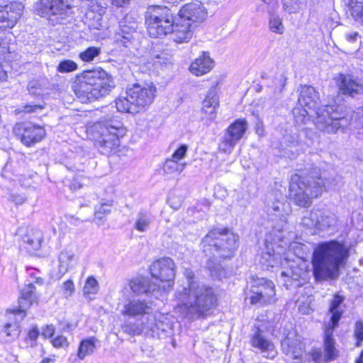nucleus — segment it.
I'll return each mask as SVG.
<instances>
[{"mask_svg":"<svg viewBox=\"0 0 363 363\" xmlns=\"http://www.w3.org/2000/svg\"><path fill=\"white\" fill-rule=\"evenodd\" d=\"M184 274L187 283L177 292L179 303L175 310L189 319L203 318L216 306L214 291L200 283L191 269H186Z\"/></svg>","mask_w":363,"mask_h":363,"instance_id":"f257e3e1","label":"nucleus"},{"mask_svg":"<svg viewBox=\"0 0 363 363\" xmlns=\"http://www.w3.org/2000/svg\"><path fill=\"white\" fill-rule=\"evenodd\" d=\"M238 236L228 229H213L203 238V251L209 257L207 262L211 274L219 279L225 278V269L218 259L231 257L238 248Z\"/></svg>","mask_w":363,"mask_h":363,"instance_id":"f03ea898","label":"nucleus"},{"mask_svg":"<svg viewBox=\"0 0 363 363\" xmlns=\"http://www.w3.org/2000/svg\"><path fill=\"white\" fill-rule=\"evenodd\" d=\"M347 257V250L337 241L319 244L313 251L311 262L315 280L322 281L337 279L340 275V268Z\"/></svg>","mask_w":363,"mask_h":363,"instance_id":"7ed1b4c3","label":"nucleus"},{"mask_svg":"<svg viewBox=\"0 0 363 363\" xmlns=\"http://www.w3.org/2000/svg\"><path fill=\"white\" fill-rule=\"evenodd\" d=\"M319 102L318 93L311 86H303L298 97L299 104L311 110L316 109L314 124L318 130L328 133L335 134L339 129L347 125V120L339 111L336 105H326L317 108Z\"/></svg>","mask_w":363,"mask_h":363,"instance_id":"20e7f679","label":"nucleus"},{"mask_svg":"<svg viewBox=\"0 0 363 363\" xmlns=\"http://www.w3.org/2000/svg\"><path fill=\"white\" fill-rule=\"evenodd\" d=\"M115 86L111 75L98 68L87 70L78 76L72 90L82 103H89L108 95Z\"/></svg>","mask_w":363,"mask_h":363,"instance_id":"39448f33","label":"nucleus"},{"mask_svg":"<svg viewBox=\"0 0 363 363\" xmlns=\"http://www.w3.org/2000/svg\"><path fill=\"white\" fill-rule=\"evenodd\" d=\"M121 314L131 318L140 320L147 334L160 338L162 335L171 329L172 324L168 314L153 313L150 303L144 300L133 299L125 303Z\"/></svg>","mask_w":363,"mask_h":363,"instance_id":"423d86ee","label":"nucleus"},{"mask_svg":"<svg viewBox=\"0 0 363 363\" xmlns=\"http://www.w3.org/2000/svg\"><path fill=\"white\" fill-rule=\"evenodd\" d=\"M325 182L318 169H313L304 175L295 174L291 177L289 196L299 206H309L312 200L320 196Z\"/></svg>","mask_w":363,"mask_h":363,"instance_id":"0eeeda50","label":"nucleus"},{"mask_svg":"<svg viewBox=\"0 0 363 363\" xmlns=\"http://www.w3.org/2000/svg\"><path fill=\"white\" fill-rule=\"evenodd\" d=\"M91 135L101 153L110 155L120 145L125 130L119 121H99L90 129Z\"/></svg>","mask_w":363,"mask_h":363,"instance_id":"6e6552de","label":"nucleus"},{"mask_svg":"<svg viewBox=\"0 0 363 363\" xmlns=\"http://www.w3.org/2000/svg\"><path fill=\"white\" fill-rule=\"evenodd\" d=\"M174 17L167 6H151L145 13L147 32L152 38H162L173 31Z\"/></svg>","mask_w":363,"mask_h":363,"instance_id":"1a4fd4ad","label":"nucleus"},{"mask_svg":"<svg viewBox=\"0 0 363 363\" xmlns=\"http://www.w3.org/2000/svg\"><path fill=\"white\" fill-rule=\"evenodd\" d=\"M150 272L155 281L160 286L162 295L172 288L176 274V265L172 259L163 257L155 261L151 264Z\"/></svg>","mask_w":363,"mask_h":363,"instance_id":"9d476101","label":"nucleus"},{"mask_svg":"<svg viewBox=\"0 0 363 363\" xmlns=\"http://www.w3.org/2000/svg\"><path fill=\"white\" fill-rule=\"evenodd\" d=\"M265 208L272 220L279 219V224L275 228L281 231L286 224V217L291 213L290 205L286 198L281 193H272L267 197Z\"/></svg>","mask_w":363,"mask_h":363,"instance_id":"9b49d317","label":"nucleus"},{"mask_svg":"<svg viewBox=\"0 0 363 363\" xmlns=\"http://www.w3.org/2000/svg\"><path fill=\"white\" fill-rule=\"evenodd\" d=\"M252 294L249 298L252 305L260 306L275 303L276 297L275 286L271 280L259 279L257 286H252Z\"/></svg>","mask_w":363,"mask_h":363,"instance_id":"f8f14e48","label":"nucleus"},{"mask_svg":"<svg viewBox=\"0 0 363 363\" xmlns=\"http://www.w3.org/2000/svg\"><path fill=\"white\" fill-rule=\"evenodd\" d=\"M156 86L153 83L145 84H134L127 88L125 94L132 100L137 109H143L150 105L155 97Z\"/></svg>","mask_w":363,"mask_h":363,"instance_id":"ddd939ff","label":"nucleus"},{"mask_svg":"<svg viewBox=\"0 0 363 363\" xmlns=\"http://www.w3.org/2000/svg\"><path fill=\"white\" fill-rule=\"evenodd\" d=\"M34 12L42 17L66 16L72 9L69 0H38L33 6Z\"/></svg>","mask_w":363,"mask_h":363,"instance_id":"4468645a","label":"nucleus"},{"mask_svg":"<svg viewBox=\"0 0 363 363\" xmlns=\"http://www.w3.org/2000/svg\"><path fill=\"white\" fill-rule=\"evenodd\" d=\"M247 129V122L245 119L235 120L227 128L219 150L225 153H231L236 144L242 138Z\"/></svg>","mask_w":363,"mask_h":363,"instance_id":"2eb2a0df","label":"nucleus"},{"mask_svg":"<svg viewBox=\"0 0 363 363\" xmlns=\"http://www.w3.org/2000/svg\"><path fill=\"white\" fill-rule=\"evenodd\" d=\"M282 352L294 363H301L306 352L301 337L295 332H290L281 342Z\"/></svg>","mask_w":363,"mask_h":363,"instance_id":"dca6fc26","label":"nucleus"},{"mask_svg":"<svg viewBox=\"0 0 363 363\" xmlns=\"http://www.w3.org/2000/svg\"><path fill=\"white\" fill-rule=\"evenodd\" d=\"M128 286L133 294L137 296L146 294L159 298L162 296L160 286L147 277H136L128 281Z\"/></svg>","mask_w":363,"mask_h":363,"instance_id":"f3484780","label":"nucleus"},{"mask_svg":"<svg viewBox=\"0 0 363 363\" xmlns=\"http://www.w3.org/2000/svg\"><path fill=\"white\" fill-rule=\"evenodd\" d=\"M16 130L21 136L22 143L28 147L39 143L45 135V130L43 127L30 123L19 124Z\"/></svg>","mask_w":363,"mask_h":363,"instance_id":"a211bd4d","label":"nucleus"},{"mask_svg":"<svg viewBox=\"0 0 363 363\" xmlns=\"http://www.w3.org/2000/svg\"><path fill=\"white\" fill-rule=\"evenodd\" d=\"M250 345L257 352L267 358H274L277 353L274 343L259 328L251 335Z\"/></svg>","mask_w":363,"mask_h":363,"instance_id":"6ab92c4d","label":"nucleus"},{"mask_svg":"<svg viewBox=\"0 0 363 363\" xmlns=\"http://www.w3.org/2000/svg\"><path fill=\"white\" fill-rule=\"evenodd\" d=\"M181 21L201 23L207 17V10L200 1L184 4L179 10Z\"/></svg>","mask_w":363,"mask_h":363,"instance_id":"aec40b11","label":"nucleus"},{"mask_svg":"<svg viewBox=\"0 0 363 363\" xmlns=\"http://www.w3.org/2000/svg\"><path fill=\"white\" fill-rule=\"evenodd\" d=\"M35 286L34 284L30 283L25 285L21 290V296L18 298V306L13 309L12 313H8L9 315H12L18 313L21 315V319L26 316V311L28 309L33 303L37 302L38 296L35 292Z\"/></svg>","mask_w":363,"mask_h":363,"instance_id":"412c9836","label":"nucleus"},{"mask_svg":"<svg viewBox=\"0 0 363 363\" xmlns=\"http://www.w3.org/2000/svg\"><path fill=\"white\" fill-rule=\"evenodd\" d=\"M23 6L20 2H11L0 9V23L4 28H13L21 18Z\"/></svg>","mask_w":363,"mask_h":363,"instance_id":"4be33fe9","label":"nucleus"},{"mask_svg":"<svg viewBox=\"0 0 363 363\" xmlns=\"http://www.w3.org/2000/svg\"><path fill=\"white\" fill-rule=\"evenodd\" d=\"M338 87L342 94L352 97L363 94V84L350 74H340Z\"/></svg>","mask_w":363,"mask_h":363,"instance_id":"5701e85b","label":"nucleus"},{"mask_svg":"<svg viewBox=\"0 0 363 363\" xmlns=\"http://www.w3.org/2000/svg\"><path fill=\"white\" fill-rule=\"evenodd\" d=\"M214 66V61L208 52H203L201 56L196 58L189 67V71L196 76H202L209 72Z\"/></svg>","mask_w":363,"mask_h":363,"instance_id":"b1692460","label":"nucleus"},{"mask_svg":"<svg viewBox=\"0 0 363 363\" xmlns=\"http://www.w3.org/2000/svg\"><path fill=\"white\" fill-rule=\"evenodd\" d=\"M172 38L177 43L189 42L193 35L192 24L189 22L182 21L174 23Z\"/></svg>","mask_w":363,"mask_h":363,"instance_id":"393cba45","label":"nucleus"},{"mask_svg":"<svg viewBox=\"0 0 363 363\" xmlns=\"http://www.w3.org/2000/svg\"><path fill=\"white\" fill-rule=\"evenodd\" d=\"M219 106V101L215 87L208 90L203 101L202 111L210 121H213L216 116V110Z\"/></svg>","mask_w":363,"mask_h":363,"instance_id":"a878e982","label":"nucleus"},{"mask_svg":"<svg viewBox=\"0 0 363 363\" xmlns=\"http://www.w3.org/2000/svg\"><path fill=\"white\" fill-rule=\"evenodd\" d=\"M77 264V257L71 250L62 251L58 257L57 273L60 277L73 269Z\"/></svg>","mask_w":363,"mask_h":363,"instance_id":"bb28decb","label":"nucleus"},{"mask_svg":"<svg viewBox=\"0 0 363 363\" xmlns=\"http://www.w3.org/2000/svg\"><path fill=\"white\" fill-rule=\"evenodd\" d=\"M334 329L330 325L325 328L324 362L333 360L338 356V350L335 347V340L333 338Z\"/></svg>","mask_w":363,"mask_h":363,"instance_id":"cd10ccee","label":"nucleus"},{"mask_svg":"<svg viewBox=\"0 0 363 363\" xmlns=\"http://www.w3.org/2000/svg\"><path fill=\"white\" fill-rule=\"evenodd\" d=\"M264 3L270 5L269 9V27L272 32L277 34H282L284 31V26L282 18L274 11L277 6V3L274 0H262Z\"/></svg>","mask_w":363,"mask_h":363,"instance_id":"c85d7f7f","label":"nucleus"},{"mask_svg":"<svg viewBox=\"0 0 363 363\" xmlns=\"http://www.w3.org/2000/svg\"><path fill=\"white\" fill-rule=\"evenodd\" d=\"M265 249L262 250L260 262L267 267H274L283 264L279 254H276L272 244L265 242Z\"/></svg>","mask_w":363,"mask_h":363,"instance_id":"c756f323","label":"nucleus"},{"mask_svg":"<svg viewBox=\"0 0 363 363\" xmlns=\"http://www.w3.org/2000/svg\"><path fill=\"white\" fill-rule=\"evenodd\" d=\"M13 310L7 311L6 316L11 321L5 323L3 328V332L6 335L10 338L11 340L17 338L20 334V325L19 323L22 320L21 315L18 313L9 315L8 313H12Z\"/></svg>","mask_w":363,"mask_h":363,"instance_id":"7c9ffc66","label":"nucleus"},{"mask_svg":"<svg viewBox=\"0 0 363 363\" xmlns=\"http://www.w3.org/2000/svg\"><path fill=\"white\" fill-rule=\"evenodd\" d=\"M344 300V296L336 294L331 301L329 311L330 313H332V316L328 325L333 326V328L337 326L339 320L343 313V310L341 308L340 305Z\"/></svg>","mask_w":363,"mask_h":363,"instance_id":"2f4dec72","label":"nucleus"},{"mask_svg":"<svg viewBox=\"0 0 363 363\" xmlns=\"http://www.w3.org/2000/svg\"><path fill=\"white\" fill-rule=\"evenodd\" d=\"M152 221L153 217L149 211L140 210L136 216L134 228L138 232H146L149 230Z\"/></svg>","mask_w":363,"mask_h":363,"instance_id":"473e14b6","label":"nucleus"},{"mask_svg":"<svg viewBox=\"0 0 363 363\" xmlns=\"http://www.w3.org/2000/svg\"><path fill=\"white\" fill-rule=\"evenodd\" d=\"M98 342L97 338L95 337H91L82 340L80 342L77 350V355L78 358L83 360L86 357L92 354L96 348V343Z\"/></svg>","mask_w":363,"mask_h":363,"instance_id":"72a5a7b5","label":"nucleus"},{"mask_svg":"<svg viewBox=\"0 0 363 363\" xmlns=\"http://www.w3.org/2000/svg\"><path fill=\"white\" fill-rule=\"evenodd\" d=\"M346 5L352 19L363 26V0H346Z\"/></svg>","mask_w":363,"mask_h":363,"instance_id":"f704fd0d","label":"nucleus"},{"mask_svg":"<svg viewBox=\"0 0 363 363\" xmlns=\"http://www.w3.org/2000/svg\"><path fill=\"white\" fill-rule=\"evenodd\" d=\"M318 230H328L337 224L336 216L328 211L318 210Z\"/></svg>","mask_w":363,"mask_h":363,"instance_id":"c9c22d12","label":"nucleus"},{"mask_svg":"<svg viewBox=\"0 0 363 363\" xmlns=\"http://www.w3.org/2000/svg\"><path fill=\"white\" fill-rule=\"evenodd\" d=\"M281 277L287 278L286 280L284 281L286 287L288 289L292 287L294 285H300V283L297 282L298 281V279L301 277V272L299 269L295 267L294 262L293 261L290 264V269L289 270L281 272Z\"/></svg>","mask_w":363,"mask_h":363,"instance_id":"e433bc0d","label":"nucleus"},{"mask_svg":"<svg viewBox=\"0 0 363 363\" xmlns=\"http://www.w3.org/2000/svg\"><path fill=\"white\" fill-rule=\"evenodd\" d=\"M282 10L288 14L298 13L306 7L307 0H281Z\"/></svg>","mask_w":363,"mask_h":363,"instance_id":"4c0bfd02","label":"nucleus"},{"mask_svg":"<svg viewBox=\"0 0 363 363\" xmlns=\"http://www.w3.org/2000/svg\"><path fill=\"white\" fill-rule=\"evenodd\" d=\"M115 106L118 111L121 113H133L138 111L126 94L125 96H120L115 100Z\"/></svg>","mask_w":363,"mask_h":363,"instance_id":"58836bf2","label":"nucleus"},{"mask_svg":"<svg viewBox=\"0 0 363 363\" xmlns=\"http://www.w3.org/2000/svg\"><path fill=\"white\" fill-rule=\"evenodd\" d=\"M186 164L185 162H179L172 158L166 160L163 170L167 174H180L186 167Z\"/></svg>","mask_w":363,"mask_h":363,"instance_id":"ea45409f","label":"nucleus"},{"mask_svg":"<svg viewBox=\"0 0 363 363\" xmlns=\"http://www.w3.org/2000/svg\"><path fill=\"white\" fill-rule=\"evenodd\" d=\"M98 290H99V284H98V281H96V279L92 276L89 277L86 279L85 285L83 288L84 296L86 298L91 300V296L96 294L98 292Z\"/></svg>","mask_w":363,"mask_h":363,"instance_id":"a19ab883","label":"nucleus"},{"mask_svg":"<svg viewBox=\"0 0 363 363\" xmlns=\"http://www.w3.org/2000/svg\"><path fill=\"white\" fill-rule=\"evenodd\" d=\"M318 210L307 212L302 218V225L310 229L318 230Z\"/></svg>","mask_w":363,"mask_h":363,"instance_id":"79ce46f5","label":"nucleus"},{"mask_svg":"<svg viewBox=\"0 0 363 363\" xmlns=\"http://www.w3.org/2000/svg\"><path fill=\"white\" fill-rule=\"evenodd\" d=\"M43 236L40 232L36 233L33 237L26 236L24 242L27 244L28 250H38L41 247Z\"/></svg>","mask_w":363,"mask_h":363,"instance_id":"37998d69","label":"nucleus"},{"mask_svg":"<svg viewBox=\"0 0 363 363\" xmlns=\"http://www.w3.org/2000/svg\"><path fill=\"white\" fill-rule=\"evenodd\" d=\"M39 330L37 327H33L30 329L24 339L23 347L33 348L37 345V340L39 337Z\"/></svg>","mask_w":363,"mask_h":363,"instance_id":"c03bdc74","label":"nucleus"},{"mask_svg":"<svg viewBox=\"0 0 363 363\" xmlns=\"http://www.w3.org/2000/svg\"><path fill=\"white\" fill-rule=\"evenodd\" d=\"M113 201H107L101 203L100 206L96 208L94 217L95 219L101 220L108 215L111 211Z\"/></svg>","mask_w":363,"mask_h":363,"instance_id":"a18cd8bd","label":"nucleus"},{"mask_svg":"<svg viewBox=\"0 0 363 363\" xmlns=\"http://www.w3.org/2000/svg\"><path fill=\"white\" fill-rule=\"evenodd\" d=\"M122 329L125 333L131 335H139L143 331L147 334V331L144 329L142 323L140 325L133 323H125L122 325Z\"/></svg>","mask_w":363,"mask_h":363,"instance_id":"49530a36","label":"nucleus"},{"mask_svg":"<svg viewBox=\"0 0 363 363\" xmlns=\"http://www.w3.org/2000/svg\"><path fill=\"white\" fill-rule=\"evenodd\" d=\"M101 53V48L96 47L88 48L79 54V57L84 62H91Z\"/></svg>","mask_w":363,"mask_h":363,"instance_id":"de8ad7c7","label":"nucleus"},{"mask_svg":"<svg viewBox=\"0 0 363 363\" xmlns=\"http://www.w3.org/2000/svg\"><path fill=\"white\" fill-rule=\"evenodd\" d=\"M77 69V63L70 60H63L57 66V71L61 73L73 72Z\"/></svg>","mask_w":363,"mask_h":363,"instance_id":"09e8293b","label":"nucleus"},{"mask_svg":"<svg viewBox=\"0 0 363 363\" xmlns=\"http://www.w3.org/2000/svg\"><path fill=\"white\" fill-rule=\"evenodd\" d=\"M293 113L296 120V122L298 124L306 123L309 120V113L306 108H294Z\"/></svg>","mask_w":363,"mask_h":363,"instance_id":"8fccbe9b","label":"nucleus"},{"mask_svg":"<svg viewBox=\"0 0 363 363\" xmlns=\"http://www.w3.org/2000/svg\"><path fill=\"white\" fill-rule=\"evenodd\" d=\"M61 289L62 291L65 298H68L71 297L75 291L74 284L73 281L71 279H68L63 282L61 286Z\"/></svg>","mask_w":363,"mask_h":363,"instance_id":"3c124183","label":"nucleus"},{"mask_svg":"<svg viewBox=\"0 0 363 363\" xmlns=\"http://www.w3.org/2000/svg\"><path fill=\"white\" fill-rule=\"evenodd\" d=\"M187 150L188 146L184 144L182 145L173 152L171 158L177 162H180V160L186 157Z\"/></svg>","mask_w":363,"mask_h":363,"instance_id":"603ef678","label":"nucleus"},{"mask_svg":"<svg viewBox=\"0 0 363 363\" xmlns=\"http://www.w3.org/2000/svg\"><path fill=\"white\" fill-rule=\"evenodd\" d=\"M52 344L55 348L67 347L69 345L68 340L63 335H57L52 340Z\"/></svg>","mask_w":363,"mask_h":363,"instance_id":"864d4df0","label":"nucleus"},{"mask_svg":"<svg viewBox=\"0 0 363 363\" xmlns=\"http://www.w3.org/2000/svg\"><path fill=\"white\" fill-rule=\"evenodd\" d=\"M312 299L308 297L304 301L300 303L298 306V311L303 314H310L313 309L311 307Z\"/></svg>","mask_w":363,"mask_h":363,"instance_id":"5fc2aeb1","label":"nucleus"},{"mask_svg":"<svg viewBox=\"0 0 363 363\" xmlns=\"http://www.w3.org/2000/svg\"><path fill=\"white\" fill-rule=\"evenodd\" d=\"M359 35L357 32L355 31H351L349 33H347L345 35V48H349L350 44H355L357 42V40L359 38Z\"/></svg>","mask_w":363,"mask_h":363,"instance_id":"6e6d98bb","label":"nucleus"},{"mask_svg":"<svg viewBox=\"0 0 363 363\" xmlns=\"http://www.w3.org/2000/svg\"><path fill=\"white\" fill-rule=\"evenodd\" d=\"M354 336L357 340V345L359 346V342L363 341V322L357 321L354 328Z\"/></svg>","mask_w":363,"mask_h":363,"instance_id":"4d7b16f0","label":"nucleus"},{"mask_svg":"<svg viewBox=\"0 0 363 363\" xmlns=\"http://www.w3.org/2000/svg\"><path fill=\"white\" fill-rule=\"evenodd\" d=\"M310 354L314 362L317 363L324 362V354H322L320 349L313 348L310 352Z\"/></svg>","mask_w":363,"mask_h":363,"instance_id":"13d9d810","label":"nucleus"},{"mask_svg":"<svg viewBox=\"0 0 363 363\" xmlns=\"http://www.w3.org/2000/svg\"><path fill=\"white\" fill-rule=\"evenodd\" d=\"M43 108V106L39 104H33V105H26L23 107L21 111L25 113H32L35 112L37 110H41Z\"/></svg>","mask_w":363,"mask_h":363,"instance_id":"bf43d9fd","label":"nucleus"},{"mask_svg":"<svg viewBox=\"0 0 363 363\" xmlns=\"http://www.w3.org/2000/svg\"><path fill=\"white\" fill-rule=\"evenodd\" d=\"M55 333V328L53 325H48L43 332V335L46 338H52Z\"/></svg>","mask_w":363,"mask_h":363,"instance_id":"052dcab7","label":"nucleus"},{"mask_svg":"<svg viewBox=\"0 0 363 363\" xmlns=\"http://www.w3.org/2000/svg\"><path fill=\"white\" fill-rule=\"evenodd\" d=\"M35 85H37L36 82H31L29 83V84L28 86V89L32 94H38V92L37 91V88L35 87Z\"/></svg>","mask_w":363,"mask_h":363,"instance_id":"680f3d73","label":"nucleus"},{"mask_svg":"<svg viewBox=\"0 0 363 363\" xmlns=\"http://www.w3.org/2000/svg\"><path fill=\"white\" fill-rule=\"evenodd\" d=\"M84 184H82L81 181H77V179H75L72 184H71V189L75 191L80 188H82L84 186Z\"/></svg>","mask_w":363,"mask_h":363,"instance_id":"e2e57ef3","label":"nucleus"},{"mask_svg":"<svg viewBox=\"0 0 363 363\" xmlns=\"http://www.w3.org/2000/svg\"><path fill=\"white\" fill-rule=\"evenodd\" d=\"M130 0H111V3L113 5L117 7H121L123 5L129 3Z\"/></svg>","mask_w":363,"mask_h":363,"instance_id":"0e129e2a","label":"nucleus"},{"mask_svg":"<svg viewBox=\"0 0 363 363\" xmlns=\"http://www.w3.org/2000/svg\"><path fill=\"white\" fill-rule=\"evenodd\" d=\"M256 133L259 135H262L264 134L263 124L262 122H259L257 123Z\"/></svg>","mask_w":363,"mask_h":363,"instance_id":"69168bd1","label":"nucleus"},{"mask_svg":"<svg viewBox=\"0 0 363 363\" xmlns=\"http://www.w3.org/2000/svg\"><path fill=\"white\" fill-rule=\"evenodd\" d=\"M156 59H157L158 60L155 62V63H160V64H165L167 65V62L165 61L167 60V58H164V57H161L159 55H157L155 57Z\"/></svg>","mask_w":363,"mask_h":363,"instance_id":"338daca9","label":"nucleus"},{"mask_svg":"<svg viewBox=\"0 0 363 363\" xmlns=\"http://www.w3.org/2000/svg\"><path fill=\"white\" fill-rule=\"evenodd\" d=\"M359 123L362 124V127L360 128V130L358 132L359 138L361 137V135H363V114L359 118Z\"/></svg>","mask_w":363,"mask_h":363,"instance_id":"774afa93","label":"nucleus"}]
</instances>
